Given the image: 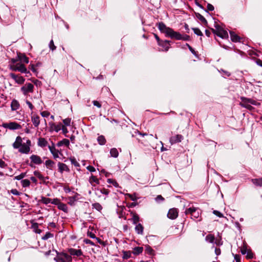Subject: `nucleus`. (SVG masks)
Segmentation results:
<instances>
[{"label": "nucleus", "mask_w": 262, "mask_h": 262, "mask_svg": "<svg viewBox=\"0 0 262 262\" xmlns=\"http://www.w3.org/2000/svg\"><path fill=\"white\" fill-rule=\"evenodd\" d=\"M31 142L28 139L26 143H23V140L21 137L17 136L15 142L13 143L12 146L14 149H18V151L21 154H28L31 150Z\"/></svg>", "instance_id": "nucleus-1"}, {"label": "nucleus", "mask_w": 262, "mask_h": 262, "mask_svg": "<svg viewBox=\"0 0 262 262\" xmlns=\"http://www.w3.org/2000/svg\"><path fill=\"white\" fill-rule=\"evenodd\" d=\"M157 26L160 31L166 34V36H169L171 38H174L180 40L182 38V35L179 32L174 31L170 28L167 27L163 23H159Z\"/></svg>", "instance_id": "nucleus-2"}, {"label": "nucleus", "mask_w": 262, "mask_h": 262, "mask_svg": "<svg viewBox=\"0 0 262 262\" xmlns=\"http://www.w3.org/2000/svg\"><path fill=\"white\" fill-rule=\"evenodd\" d=\"M214 29H212V32L217 36L222 38H228V34L226 30H224L219 24H217L214 20Z\"/></svg>", "instance_id": "nucleus-3"}, {"label": "nucleus", "mask_w": 262, "mask_h": 262, "mask_svg": "<svg viewBox=\"0 0 262 262\" xmlns=\"http://www.w3.org/2000/svg\"><path fill=\"white\" fill-rule=\"evenodd\" d=\"M241 99L242 101L239 103L240 105L249 110L253 109V107L251 106V104L255 105L259 104L255 100L252 99L242 97Z\"/></svg>", "instance_id": "nucleus-4"}, {"label": "nucleus", "mask_w": 262, "mask_h": 262, "mask_svg": "<svg viewBox=\"0 0 262 262\" xmlns=\"http://www.w3.org/2000/svg\"><path fill=\"white\" fill-rule=\"evenodd\" d=\"M56 262H72V256L65 253H60L58 256L54 258Z\"/></svg>", "instance_id": "nucleus-5"}, {"label": "nucleus", "mask_w": 262, "mask_h": 262, "mask_svg": "<svg viewBox=\"0 0 262 262\" xmlns=\"http://www.w3.org/2000/svg\"><path fill=\"white\" fill-rule=\"evenodd\" d=\"M2 126L5 128H8L10 130H16L21 128V126L15 122L4 123L2 124Z\"/></svg>", "instance_id": "nucleus-6"}, {"label": "nucleus", "mask_w": 262, "mask_h": 262, "mask_svg": "<svg viewBox=\"0 0 262 262\" xmlns=\"http://www.w3.org/2000/svg\"><path fill=\"white\" fill-rule=\"evenodd\" d=\"M21 91L24 95H27L29 93H33L34 85L31 83H26L20 89Z\"/></svg>", "instance_id": "nucleus-7"}, {"label": "nucleus", "mask_w": 262, "mask_h": 262, "mask_svg": "<svg viewBox=\"0 0 262 262\" xmlns=\"http://www.w3.org/2000/svg\"><path fill=\"white\" fill-rule=\"evenodd\" d=\"M11 69L13 71H18L23 73H27V69L24 64L21 63H17L11 67Z\"/></svg>", "instance_id": "nucleus-8"}, {"label": "nucleus", "mask_w": 262, "mask_h": 262, "mask_svg": "<svg viewBox=\"0 0 262 262\" xmlns=\"http://www.w3.org/2000/svg\"><path fill=\"white\" fill-rule=\"evenodd\" d=\"M10 76L18 84H23L25 82V79L21 76L17 75L14 73H10Z\"/></svg>", "instance_id": "nucleus-9"}, {"label": "nucleus", "mask_w": 262, "mask_h": 262, "mask_svg": "<svg viewBox=\"0 0 262 262\" xmlns=\"http://www.w3.org/2000/svg\"><path fill=\"white\" fill-rule=\"evenodd\" d=\"M49 149L52 154L54 159L59 158V155H61V152L56 149L54 145L53 144L52 146H49Z\"/></svg>", "instance_id": "nucleus-10"}, {"label": "nucleus", "mask_w": 262, "mask_h": 262, "mask_svg": "<svg viewBox=\"0 0 262 262\" xmlns=\"http://www.w3.org/2000/svg\"><path fill=\"white\" fill-rule=\"evenodd\" d=\"M178 216V211L176 208H171L169 210L167 216L168 218L173 220L176 219Z\"/></svg>", "instance_id": "nucleus-11"}, {"label": "nucleus", "mask_w": 262, "mask_h": 262, "mask_svg": "<svg viewBox=\"0 0 262 262\" xmlns=\"http://www.w3.org/2000/svg\"><path fill=\"white\" fill-rule=\"evenodd\" d=\"M183 139V137L181 135H177L170 138L169 142L171 144H174L181 142Z\"/></svg>", "instance_id": "nucleus-12"}, {"label": "nucleus", "mask_w": 262, "mask_h": 262, "mask_svg": "<svg viewBox=\"0 0 262 262\" xmlns=\"http://www.w3.org/2000/svg\"><path fill=\"white\" fill-rule=\"evenodd\" d=\"M30 159L31 161V162L36 165L41 164L42 162L41 158L36 155H31L30 157Z\"/></svg>", "instance_id": "nucleus-13"}, {"label": "nucleus", "mask_w": 262, "mask_h": 262, "mask_svg": "<svg viewBox=\"0 0 262 262\" xmlns=\"http://www.w3.org/2000/svg\"><path fill=\"white\" fill-rule=\"evenodd\" d=\"M31 121L35 127H38L40 124V118L36 114H32L31 116Z\"/></svg>", "instance_id": "nucleus-14"}, {"label": "nucleus", "mask_w": 262, "mask_h": 262, "mask_svg": "<svg viewBox=\"0 0 262 262\" xmlns=\"http://www.w3.org/2000/svg\"><path fill=\"white\" fill-rule=\"evenodd\" d=\"M68 252L70 253V255H75L77 256H80L82 255V252L80 249H75L74 248L68 249Z\"/></svg>", "instance_id": "nucleus-15"}, {"label": "nucleus", "mask_w": 262, "mask_h": 262, "mask_svg": "<svg viewBox=\"0 0 262 262\" xmlns=\"http://www.w3.org/2000/svg\"><path fill=\"white\" fill-rule=\"evenodd\" d=\"M58 167L59 171L60 173H61L64 171H70V169L68 168V166L66 164H64V163L59 162L58 163Z\"/></svg>", "instance_id": "nucleus-16"}, {"label": "nucleus", "mask_w": 262, "mask_h": 262, "mask_svg": "<svg viewBox=\"0 0 262 262\" xmlns=\"http://www.w3.org/2000/svg\"><path fill=\"white\" fill-rule=\"evenodd\" d=\"M89 182H90V183L91 184V185L93 187L95 186V185L94 184V183H95L96 184H99V180L96 176H94L93 175H92L90 177Z\"/></svg>", "instance_id": "nucleus-17"}, {"label": "nucleus", "mask_w": 262, "mask_h": 262, "mask_svg": "<svg viewBox=\"0 0 262 262\" xmlns=\"http://www.w3.org/2000/svg\"><path fill=\"white\" fill-rule=\"evenodd\" d=\"M20 105L18 101L15 99L12 100L11 103L12 111H16L19 108Z\"/></svg>", "instance_id": "nucleus-18"}, {"label": "nucleus", "mask_w": 262, "mask_h": 262, "mask_svg": "<svg viewBox=\"0 0 262 262\" xmlns=\"http://www.w3.org/2000/svg\"><path fill=\"white\" fill-rule=\"evenodd\" d=\"M37 145L41 147H44L48 145L47 141L43 138H39L38 139Z\"/></svg>", "instance_id": "nucleus-19"}, {"label": "nucleus", "mask_w": 262, "mask_h": 262, "mask_svg": "<svg viewBox=\"0 0 262 262\" xmlns=\"http://www.w3.org/2000/svg\"><path fill=\"white\" fill-rule=\"evenodd\" d=\"M230 34L231 39L233 42L240 41V37L237 34L233 32H230Z\"/></svg>", "instance_id": "nucleus-20"}, {"label": "nucleus", "mask_w": 262, "mask_h": 262, "mask_svg": "<svg viewBox=\"0 0 262 262\" xmlns=\"http://www.w3.org/2000/svg\"><path fill=\"white\" fill-rule=\"evenodd\" d=\"M135 231L138 234H142L143 232V227L141 224H136Z\"/></svg>", "instance_id": "nucleus-21"}, {"label": "nucleus", "mask_w": 262, "mask_h": 262, "mask_svg": "<svg viewBox=\"0 0 262 262\" xmlns=\"http://www.w3.org/2000/svg\"><path fill=\"white\" fill-rule=\"evenodd\" d=\"M51 129L55 130L56 132H58L61 130V124H59L58 125H55L54 123H50Z\"/></svg>", "instance_id": "nucleus-22"}, {"label": "nucleus", "mask_w": 262, "mask_h": 262, "mask_svg": "<svg viewBox=\"0 0 262 262\" xmlns=\"http://www.w3.org/2000/svg\"><path fill=\"white\" fill-rule=\"evenodd\" d=\"M45 165L47 168L52 169L55 165V163L51 160H48L45 162Z\"/></svg>", "instance_id": "nucleus-23"}, {"label": "nucleus", "mask_w": 262, "mask_h": 262, "mask_svg": "<svg viewBox=\"0 0 262 262\" xmlns=\"http://www.w3.org/2000/svg\"><path fill=\"white\" fill-rule=\"evenodd\" d=\"M18 58L19 60L26 63H29V58L25 55L22 54H18Z\"/></svg>", "instance_id": "nucleus-24"}, {"label": "nucleus", "mask_w": 262, "mask_h": 262, "mask_svg": "<svg viewBox=\"0 0 262 262\" xmlns=\"http://www.w3.org/2000/svg\"><path fill=\"white\" fill-rule=\"evenodd\" d=\"M63 145H66V146H69L70 145V141L69 140L67 139H64L58 142L57 144L58 146H61Z\"/></svg>", "instance_id": "nucleus-25"}, {"label": "nucleus", "mask_w": 262, "mask_h": 262, "mask_svg": "<svg viewBox=\"0 0 262 262\" xmlns=\"http://www.w3.org/2000/svg\"><path fill=\"white\" fill-rule=\"evenodd\" d=\"M205 240L208 243H214L215 241V238L213 235L210 234L206 236Z\"/></svg>", "instance_id": "nucleus-26"}, {"label": "nucleus", "mask_w": 262, "mask_h": 262, "mask_svg": "<svg viewBox=\"0 0 262 262\" xmlns=\"http://www.w3.org/2000/svg\"><path fill=\"white\" fill-rule=\"evenodd\" d=\"M252 182L254 185L257 186H262V178L259 179H252Z\"/></svg>", "instance_id": "nucleus-27"}, {"label": "nucleus", "mask_w": 262, "mask_h": 262, "mask_svg": "<svg viewBox=\"0 0 262 262\" xmlns=\"http://www.w3.org/2000/svg\"><path fill=\"white\" fill-rule=\"evenodd\" d=\"M143 248L141 247H136L134 248L133 254L137 255L143 252Z\"/></svg>", "instance_id": "nucleus-28"}, {"label": "nucleus", "mask_w": 262, "mask_h": 262, "mask_svg": "<svg viewBox=\"0 0 262 262\" xmlns=\"http://www.w3.org/2000/svg\"><path fill=\"white\" fill-rule=\"evenodd\" d=\"M132 220L133 221V223L134 224H137L138 222L139 221V217L135 213H132Z\"/></svg>", "instance_id": "nucleus-29"}, {"label": "nucleus", "mask_w": 262, "mask_h": 262, "mask_svg": "<svg viewBox=\"0 0 262 262\" xmlns=\"http://www.w3.org/2000/svg\"><path fill=\"white\" fill-rule=\"evenodd\" d=\"M58 208L65 212H68V207L65 204L60 202L58 205Z\"/></svg>", "instance_id": "nucleus-30"}, {"label": "nucleus", "mask_w": 262, "mask_h": 262, "mask_svg": "<svg viewBox=\"0 0 262 262\" xmlns=\"http://www.w3.org/2000/svg\"><path fill=\"white\" fill-rule=\"evenodd\" d=\"M97 141L100 145H102L105 144L106 140L103 136L101 135L97 138Z\"/></svg>", "instance_id": "nucleus-31"}, {"label": "nucleus", "mask_w": 262, "mask_h": 262, "mask_svg": "<svg viewBox=\"0 0 262 262\" xmlns=\"http://www.w3.org/2000/svg\"><path fill=\"white\" fill-rule=\"evenodd\" d=\"M110 154L112 157L117 158L119 153L118 150L115 148H113L110 150Z\"/></svg>", "instance_id": "nucleus-32"}, {"label": "nucleus", "mask_w": 262, "mask_h": 262, "mask_svg": "<svg viewBox=\"0 0 262 262\" xmlns=\"http://www.w3.org/2000/svg\"><path fill=\"white\" fill-rule=\"evenodd\" d=\"M197 209L196 208L194 207H191L189 208H187L186 209L185 213L186 214H192L195 211H196Z\"/></svg>", "instance_id": "nucleus-33"}, {"label": "nucleus", "mask_w": 262, "mask_h": 262, "mask_svg": "<svg viewBox=\"0 0 262 262\" xmlns=\"http://www.w3.org/2000/svg\"><path fill=\"white\" fill-rule=\"evenodd\" d=\"M21 184L23 187H27L30 186V182L28 179H24L21 181Z\"/></svg>", "instance_id": "nucleus-34"}, {"label": "nucleus", "mask_w": 262, "mask_h": 262, "mask_svg": "<svg viewBox=\"0 0 262 262\" xmlns=\"http://www.w3.org/2000/svg\"><path fill=\"white\" fill-rule=\"evenodd\" d=\"M93 208L98 211H101L102 209V206L98 203H95L92 205Z\"/></svg>", "instance_id": "nucleus-35"}, {"label": "nucleus", "mask_w": 262, "mask_h": 262, "mask_svg": "<svg viewBox=\"0 0 262 262\" xmlns=\"http://www.w3.org/2000/svg\"><path fill=\"white\" fill-rule=\"evenodd\" d=\"M131 257V252L130 251H123V256L122 258L123 259H128Z\"/></svg>", "instance_id": "nucleus-36"}, {"label": "nucleus", "mask_w": 262, "mask_h": 262, "mask_svg": "<svg viewBox=\"0 0 262 262\" xmlns=\"http://www.w3.org/2000/svg\"><path fill=\"white\" fill-rule=\"evenodd\" d=\"M53 236H54L53 234H52L49 232H48L46 233V234L43 236L42 237V239L45 241L50 238L53 237Z\"/></svg>", "instance_id": "nucleus-37"}, {"label": "nucleus", "mask_w": 262, "mask_h": 262, "mask_svg": "<svg viewBox=\"0 0 262 262\" xmlns=\"http://www.w3.org/2000/svg\"><path fill=\"white\" fill-rule=\"evenodd\" d=\"M96 190H97V191H100V192L102 194H105L106 195H107L109 193H110V191L109 190H108L107 189L104 188H101V189H96Z\"/></svg>", "instance_id": "nucleus-38"}, {"label": "nucleus", "mask_w": 262, "mask_h": 262, "mask_svg": "<svg viewBox=\"0 0 262 262\" xmlns=\"http://www.w3.org/2000/svg\"><path fill=\"white\" fill-rule=\"evenodd\" d=\"M107 182L109 184H112L115 187H119L118 183L114 180L112 179H108L107 180Z\"/></svg>", "instance_id": "nucleus-39"}, {"label": "nucleus", "mask_w": 262, "mask_h": 262, "mask_svg": "<svg viewBox=\"0 0 262 262\" xmlns=\"http://www.w3.org/2000/svg\"><path fill=\"white\" fill-rule=\"evenodd\" d=\"M70 160L72 164H73L76 167H79L80 166L79 163L77 161L76 159L73 157L70 158Z\"/></svg>", "instance_id": "nucleus-40"}, {"label": "nucleus", "mask_w": 262, "mask_h": 262, "mask_svg": "<svg viewBox=\"0 0 262 262\" xmlns=\"http://www.w3.org/2000/svg\"><path fill=\"white\" fill-rule=\"evenodd\" d=\"M63 125L65 126H70L71 123V119L70 118H66L63 120Z\"/></svg>", "instance_id": "nucleus-41"}, {"label": "nucleus", "mask_w": 262, "mask_h": 262, "mask_svg": "<svg viewBox=\"0 0 262 262\" xmlns=\"http://www.w3.org/2000/svg\"><path fill=\"white\" fill-rule=\"evenodd\" d=\"M41 201L43 203L45 204H48L49 203H51V199L48 198L46 197H42L41 198Z\"/></svg>", "instance_id": "nucleus-42"}, {"label": "nucleus", "mask_w": 262, "mask_h": 262, "mask_svg": "<svg viewBox=\"0 0 262 262\" xmlns=\"http://www.w3.org/2000/svg\"><path fill=\"white\" fill-rule=\"evenodd\" d=\"M26 176V173H21L19 175L15 176L14 178L15 180H20L24 178Z\"/></svg>", "instance_id": "nucleus-43"}, {"label": "nucleus", "mask_w": 262, "mask_h": 262, "mask_svg": "<svg viewBox=\"0 0 262 262\" xmlns=\"http://www.w3.org/2000/svg\"><path fill=\"white\" fill-rule=\"evenodd\" d=\"M145 251L147 253L151 255L153 253L154 250L152 249L148 245H146L145 246Z\"/></svg>", "instance_id": "nucleus-44"}, {"label": "nucleus", "mask_w": 262, "mask_h": 262, "mask_svg": "<svg viewBox=\"0 0 262 262\" xmlns=\"http://www.w3.org/2000/svg\"><path fill=\"white\" fill-rule=\"evenodd\" d=\"M68 200H69V202H68L69 204L72 206V205H74L75 202L76 201V199L75 197H69L68 198Z\"/></svg>", "instance_id": "nucleus-45"}, {"label": "nucleus", "mask_w": 262, "mask_h": 262, "mask_svg": "<svg viewBox=\"0 0 262 262\" xmlns=\"http://www.w3.org/2000/svg\"><path fill=\"white\" fill-rule=\"evenodd\" d=\"M192 29L193 30L194 33L196 35H197L198 36H202L203 35L202 32H201V31L199 29L196 28H193Z\"/></svg>", "instance_id": "nucleus-46"}, {"label": "nucleus", "mask_w": 262, "mask_h": 262, "mask_svg": "<svg viewBox=\"0 0 262 262\" xmlns=\"http://www.w3.org/2000/svg\"><path fill=\"white\" fill-rule=\"evenodd\" d=\"M33 227L34 229V232L36 233L40 234L41 233V230L38 228V224H35L33 225Z\"/></svg>", "instance_id": "nucleus-47"}, {"label": "nucleus", "mask_w": 262, "mask_h": 262, "mask_svg": "<svg viewBox=\"0 0 262 262\" xmlns=\"http://www.w3.org/2000/svg\"><path fill=\"white\" fill-rule=\"evenodd\" d=\"M49 46L50 49L52 51L55 50L56 48V47L54 45L53 40L52 39L50 41Z\"/></svg>", "instance_id": "nucleus-48"}, {"label": "nucleus", "mask_w": 262, "mask_h": 262, "mask_svg": "<svg viewBox=\"0 0 262 262\" xmlns=\"http://www.w3.org/2000/svg\"><path fill=\"white\" fill-rule=\"evenodd\" d=\"M191 215L192 218H194V219H198L199 217L200 213L196 210Z\"/></svg>", "instance_id": "nucleus-49"}, {"label": "nucleus", "mask_w": 262, "mask_h": 262, "mask_svg": "<svg viewBox=\"0 0 262 262\" xmlns=\"http://www.w3.org/2000/svg\"><path fill=\"white\" fill-rule=\"evenodd\" d=\"M213 213L216 215L217 216L219 217H224V215L221 213L220 212V211H217V210H214L213 211Z\"/></svg>", "instance_id": "nucleus-50"}, {"label": "nucleus", "mask_w": 262, "mask_h": 262, "mask_svg": "<svg viewBox=\"0 0 262 262\" xmlns=\"http://www.w3.org/2000/svg\"><path fill=\"white\" fill-rule=\"evenodd\" d=\"M26 103L28 105V106L30 108V109L32 111L31 114H33L32 111H33V110L34 108V106H33V104L29 101H28V100H26Z\"/></svg>", "instance_id": "nucleus-51"}, {"label": "nucleus", "mask_w": 262, "mask_h": 262, "mask_svg": "<svg viewBox=\"0 0 262 262\" xmlns=\"http://www.w3.org/2000/svg\"><path fill=\"white\" fill-rule=\"evenodd\" d=\"M34 175L35 176H36L37 177H38L39 179H40V180L43 179V177L42 175L39 171H34Z\"/></svg>", "instance_id": "nucleus-52"}, {"label": "nucleus", "mask_w": 262, "mask_h": 262, "mask_svg": "<svg viewBox=\"0 0 262 262\" xmlns=\"http://www.w3.org/2000/svg\"><path fill=\"white\" fill-rule=\"evenodd\" d=\"M60 202L59 200L56 198V199H54L53 200L51 199V203L58 206Z\"/></svg>", "instance_id": "nucleus-53"}, {"label": "nucleus", "mask_w": 262, "mask_h": 262, "mask_svg": "<svg viewBox=\"0 0 262 262\" xmlns=\"http://www.w3.org/2000/svg\"><path fill=\"white\" fill-rule=\"evenodd\" d=\"M126 195L132 201H135L137 199V197L135 194H131L128 193Z\"/></svg>", "instance_id": "nucleus-54"}, {"label": "nucleus", "mask_w": 262, "mask_h": 262, "mask_svg": "<svg viewBox=\"0 0 262 262\" xmlns=\"http://www.w3.org/2000/svg\"><path fill=\"white\" fill-rule=\"evenodd\" d=\"M11 193L15 195H19L20 194V193L16 189L11 190Z\"/></svg>", "instance_id": "nucleus-55"}, {"label": "nucleus", "mask_w": 262, "mask_h": 262, "mask_svg": "<svg viewBox=\"0 0 262 262\" xmlns=\"http://www.w3.org/2000/svg\"><path fill=\"white\" fill-rule=\"evenodd\" d=\"M61 129L62 130V133L64 135H66L68 133V130L66 126H65L64 125H62V124Z\"/></svg>", "instance_id": "nucleus-56"}, {"label": "nucleus", "mask_w": 262, "mask_h": 262, "mask_svg": "<svg viewBox=\"0 0 262 262\" xmlns=\"http://www.w3.org/2000/svg\"><path fill=\"white\" fill-rule=\"evenodd\" d=\"M233 255L234 256V259L236 261V262H241L240 255H237V254H233Z\"/></svg>", "instance_id": "nucleus-57"}, {"label": "nucleus", "mask_w": 262, "mask_h": 262, "mask_svg": "<svg viewBox=\"0 0 262 262\" xmlns=\"http://www.w3.org/2000/svg\"><path fill=\"white\" fill-rule=\"evenodd\" d=\"M84 242L86 244H89L92 246H95L94 243L92 241H91V240H90L89 239H85L84 240Z\"/></svg>", "instance_id": "nucleus-58"}, {"label": "nucleus", "mask_w": 262, "mask_h": 262, "mask_svg": "<svg viewBox=\"0 0 262 262\" xmlns=\"http://www.w3.org/2000/svg\"><path fill=\"white\" fill-rule=\"evenodd\" d=\"M93 103L94 105L97 106L98 108H100L101 107V104L98 101L94 100L93 101Z\"/></svg>", "instance_id": "nucleus-59"}, {"label": "nucleus", "mask_w": 262, "mask_h": 262, "mask_svg": "<svg viewBox=\"0 0 262 262\" xmlns=\"http://www.w3.org/2000/svg\"><path fill=\"white\" fill-rule=\"evenodd\" d=\"M86 169L90 171V172H94L96 171V169L95 168V167H94L93 166H88L87 167H86Z\"/></svg>", "instance_id": "nucleus-60"}, {"label": "nucleus", "mask_w": 262, "mask_h": 262, "mask_svg": "<svg viewBox=\"0 0 262 262\" xmlns=\"http://www.w3.org/2000/svg\"><path fill=\"white\" fill-rule=\"evenodd\" d=\"M50 113L47 111H43L41 113V115L42 117H47L49 116Z\"/></svg>", "instance_id": "nucleus-61"}, {"label": "nucleus", "mask_w": 262, "mask_h": 262, "mask_svg": "<svg viewBox=\"0 0 262 262\" xmlns=\"http://www.w3.org/2000/svg\"><path fill=\"white\" fill-rule=\"evenodd\" d=\"M207 9L209 10V11H213L214 10V7L213 5H212L211 4H207Z\"/></svg>", "instance_id": "nucleus-62"}, {"label": "nucleus", "mask_w": 262, "mask_h": 262, "mask_svg": "<svg viewBox=\"0 0 262 262\" xmlns=\"http://www.w3.org/2000/svg\"><path fill=\"white\" fill-rule=\"evenodd\" d=\"M6 166V164H5V162L3 161L2 159H0V167L1 168H4Z\"/></svg>", "instance_id": "nucleus-63"}, {"label": "nucleus", "mask_w": 262, "mask_h": 262, "mask_svg": "<svg viewBox=\"0 0 262 262\" xmlns=\"http://www.w3.org/2000/svg\"><path fill=\"white\" fill-rule=\"evenodd\" d=\"M256 63L257 65L262 67V60H260L259 59H257L256 60Z\"/></svg>", "instance_id": "nucleus-64"}]
</instances>
